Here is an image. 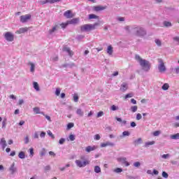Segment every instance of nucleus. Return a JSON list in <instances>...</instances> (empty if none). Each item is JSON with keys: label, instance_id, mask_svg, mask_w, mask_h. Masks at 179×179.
<instances>
[{"label": "nucleus", "instance_id": "1", "mask_svg": "<svg viewBox=\"0 0 179 179\" xmlns=\"http://www.w3.org/2000/svg\"><path fill=\"white\" fill-rule=\"evenodd\" d=\"M135 59L141 66L142 71H143L144 72H149L150 71L152 64H150V61L143 59L142 57H141V56H139V55H136Z\"/></svg>", "mask_w": 179, "mask_h": 179}, {"label": "nucleus", "instance_id": "2", "mask_svg": "<svg viewBox=\"0 0 179 179\" xmlns=\"http://www.w3.org/2000/svg\"><path fill=\"white\" fill-rule=\"evenodd\" d=\"M131 31L134 36L136 37L143 38L148 33L146 32V29L143 27L134 25L131 28Z\"/></svg>", "mask_w": 179, "mask_h": 179}, {"label": "nucleus", "instance_id": "3", "mask_svg": "<svg viewBox=\"0 0 179 179\" xmlns=\"http://www.w3.org/2000/svg\"><path fill=\"white\" fill-rule=\"evenodd\" d=\"M100 23L96 22L94 24H86L81 26L80 29L81 31H91V30H94L97 26H99Z\"/></svg>", "mask_w": 179, "mask_h": 179}, {"label": "nucleus", "instance_id": "4", "mask_svg": "<svg viewBox=\"0 0 179 179\" xmlns=\"http://www.w3.org/2000/svg\"><path fill=\"white\" fill-rule=\"evenodd\" d=\"M158 62V71L159 73H164L167 71V68H166V65L164 64V61L163 59H157Z\"/></svg>", "mask_w": 179, "mask_h": 179}, {"label": "nucleus", "instance_id": "5", "mask_svg": "<svg viewBox=\"0 0 179 179\" xmlns=\"http://www.w3.org/2000/svg\"><path fill=\"white\" fill-rule=\"evenodd\" d=\"M4 38L6 40V41L8 42H12L13 40H15V35L10 32V31H7L4 34Z\"/></svg>", "mask_w": 179, "mask_h": 179}, {"label": "nucleus", "instance_id": "6", "mask_svg": "<svg viewBox=\"0 0 179 179\" xmlns=\"http://www.w3.org/2000/svg\"><path fill=\"white\" fill-rule=\"evenodd\" d=\"M76 164L78 167H86L87 164H90V161H81L80 159L76 160Z\"/></svg>", "mask_w": 179, "mask_h": 179}, {"label": "nucleus", "instance_id": "7", "mask_svg": "<svg viewBox=\"0 0 179 179\" xmlns=\"http://www.w3.org/2000/svg\"><path fill=\"white\" fill-rule=\"evenodd\" d=\"M31 19V15H21L20 17V20L21 23H26L27 22H29Z\"/></svg>", "mask_w": 179, "mask_h": 179}, {"label": "nucleus", "instance_id": "8", "mask_svg": "<svg viewBox=\"0 0 179 179\" xmlns=\"http://www.w3.org/2000/svg\"><path fill=\"white\" fill-rule=\"evenodd\" d=\"M117 162H119L122 164H125V166L127 167H128V166H129V162H128L127 161V157H121L117 158Z\"/></svg>", "mask_w": 179, "mask_h": 179}, {"label": "nucleus", "instance_id": "9", "mask_svg": "<svg viewBox=\"0 0 179 179\" xmlns=\"http://www.w3.org/2000/svg\"><path fill=\"white\" fill-rule=\"evenodd\" d=\"M63 51L64 52H67L69 54V57H73V51L71 50L70 48H68L66 46L63 47Z\"/></svg>", "mask_w": 179, "mask_h": 179}, {"label": "nucleus", "instance_id": "10", "mask_svg": "<svg viewBox=\"0 0 179 179\" xmlns=\"http://www.w3.org/2000/svg\"><path fill=\"white\" fill-rule=\"evenodd\" d=\"M106 8V6H96L92 8L93 10H94L95 12H100V10H104Z\"/></svg>", "mask_w": 179, "mask_h": 179}, {"label": "nucleus", "instance_id": "11", "mask_svg": "<svg viewBox=\"0 0 179 179\" xmlns=\"http://www.w3.org/2000/svg\"><path fill=\"white\" fill-rule=\"evenodd\" d=\"M58 29H59V25L55 24L52 27L51 29L49 30V34H54L55 31H57Z\"/></svg>", "mask_w": 179, "mask_h": 179}, {"label": "nucleus", "instance_id": "12", "mask_svg": "<svg viewBox=\"0 0 179 179\" xmlns=\"http://www.w3.org/2000/svg\"><path fill=\"white\" fill-rule=\"evenodd\" d=\"M74 66H76V64H75V63H66V64H62L61 66V68H74Z\"/></svg>", "mask_w": 179, "mask_h": 179}, {"label": "nucleus", "instance_id": "13", "mask_svg": "<svg viewBox=\"0 0 179 179\" xmlns=\"http://www.w3.org/2000/svg\"><path fill=\"white\" fill-rule=\"evenodd\" d=\"M29 31V28L28 27H22L19 30H17L15 33L17 34H22L23 33H26Z\"/></svg>", "mask_w": 179, "mask_h": 179}, {"label": "nucleus", "instance_id": "14", "mask_svg": "<svg viewBox=\"0 0 179 179\" xmlns=\"http://www.w3.org/2000/svg\"><path fill=\"white\" fill-rule=\"evenodd\" d=\"M64 16L66 17V19H71V17H73V15H72V12L71 10H67L64 13Z\"/></svg>", "mask_w": 179, "mask_h": 179}, {"label": "nucleus", "instance_id": "15", "mask_svg": "<svg viewBox=\"0 0 179 179\" xmlns=\"http://www.w3.org/2000/svg\"><path fill=\"white\" fill-rule=\"evenodd\" d=\"M9 170L11 173V174H15V173H16V171H17V169L16 167H15V162H13L10 167L9 168Z\"/></svg>", "mask_w": 179, "mask_h": 179}, {"label": "nucleus", "instance_id": "16", "mask_svg": "<svg viewBox=\"0 0 179 179\" xmlns=\"http://www.w3.org/2000/svg\"><path fill=\"white\" fill-rule=\"evenodd\" d=\"M69 24H78L79 23L78 18H73L72 20L67 21Z\"/></svg>", "mask_w": 179, "mask_h": 179}, {"label": "nucleus", "instance_id": "17", "mask_svg": "<svg viewBox=\"0 0 179 179\" xmlns=\"http://www.w3.org/2000/svg\"><path fill=\"white\" fill-rule=\"evenodd\" d=\"M0 145L2 146L3 149H5V148L8 146V144L6 143V140H5V138H2L1 139Z\"/></svg>", "mask_w": 179, "mask_h": 179}, {"label": "nucleus", "instance_id": "18", "mask_svg": "<svg viewBox=\"0 0 179 179\" xmlns=\"http://www.w3.org/2000/svg\"><path fill=\"white\" fill-rule=\"evenodd\" d=\"M114 144L110 141H107L106 143H102L101 144V148H106V146H113Z\"/></svg>", "mask_w": 179, "mask_h": 179}, {"label": "nucleus", "instance_id": "19", "mask_svg": "<svg viewBox=\"0 0 179 179\" xmlns=\"http://www.w3.org/2000/svg\"><path fill=\"white\" fill-rule=\"evenodd\" d=\"M96 150V147L95 146H87L85 148V151L87 152V153H90V152H93V150Z\"/></svg>", "mask_w": 179, "mask_h": 179}, {"label": "nucleus", "instance_id": "20", "mask_svg": "<svg viewBox=\"0 0 179 179\" xmlns=\"http://www.w3.org/2000/svg\"><path fill=\"white\" fill-rule=\"evenodd\" d=\"M28 65H30V72H31L32 73H34L35 69H36V65L32 63V62H29Z\"/></svg>", "mask_w": 179, "mask_h": 179}, {"label": "nucleus", "instance_id": "21", "mask_svg": "<svg viewBox=\"0 0 179 179\" xmlns=\"http://www.w3.org/2000/svg\"><path fill=\"white\" fill-rule=\"evenodd\" d=\"M106 51L108 55H113V52H114V50H113V46L108 45Z\"/></svg>", "mask_w": 179, "mask_h": 179}, {"label": "nucleus", "instance_id": "22", "mask_svg": "<svg viewBox=\"0 0 179 179\" xmlns=\"http://www.w3.org/2000/svg\"><path fill=\"white\" fill-rule=\"evenodd\" d=\"M127 89H128V85H127V83H123L121 85L120 90H121L122 92H125V90H127Z\"/></svg>", "mask_w": 179, "mask_h": 179}, {"label": "nucleus", "instance_id": "23", "mask_svg": "<svg viewBox=\"0 0 179 179\" xmlns=\"http://www.w3.org/2000/svg\"><path fill=\"white\" fill-rule=\"evenodd\" d=\"M33 111L34 113H35V114H42L43 115H44V112H40V108L38 107H35L33 108Z\"/></svg>", "mask_w": 179, "mask_h": 179}, {"label": "nucleus", "instance_id": "24", "mask_svg": "<svg viewBox=\"0 0 179 179\" xmlns=\"http://www.w3.org/2000/svg\"><path fill=\"white\" fill-rule=\"evenodd\" d=\"M170 138L171 139H173L175 141H177L178 139H179V133H177L176 134H173L170 136Z\"/></svg>", "mask_w": 179, "mask_h": 179}, {"label": "nucleus", "instance_id": "25", "mask_svg": "<svg viewBox=\"0 0 179 179\" xmlns=\"http://www.w3.org/2000/svg\"><path fill=\"white\" fill-rule=\"evenodd\" d=\"M33 85L36 92H40V87L38 86V83L37 82H34Z\"/></svg>", "mask_w": 179, "mask_h": 179}, {"label": "nucleus", "instance_id": "26", "mask_svg": "<svg viewBox=\"0 0 179 179\" xmlns=\"http://www.w3.org/2000/svg\"><path fill=\"white\" fill-rule=\"evenodd\" d=\"M73 100L75 103H78V101H79V95H78V94H74L73 95Z\"/></svg>", "mask_w": 179, "mask_h": 179}, {"label": "nucleus", "instance_id": "27", "mask_svg": "<svg viewBox=\"0 0 179 179\" xmlns=\"http://www.w3.org/2000/svg\"><path fill=\"white\" fill-rule=\"evenodd\" d=\"M76 114L78 115H79V117H83V111L82 110V109L80 108H78L77 110H76Z\"/></svg>", "mask_w": 179, "mask_h": 179}, {"label": "nucleus", "instance_id": "28", "mask_svg": "<svg viewBox=\"0 0 179 179\" xmlns=\"http://www.w3.org/2000/svg\"><path fill=\"white\" fill-rule=\"evenodd\" d=\"M94 173L99 174V173H101V169L99 166H95L94 169Z\"/></svg>", "mask_w": 179, "mask_h": 179}, {"label": "nucleus", "instance_id": "29", "mask_svg": "<svg viewBox=\"0 0 179 179\" xmlns=\"http://www.w3.org/2000/svg\"><path fill=\"white\" fill-rule=\"evenodd\" d=\"M18 157L20 159H25L26 155L24 154V152L23 151L20 152L18 154Z\"/></svg>", "mask_w": 179, "mask_h": 179}, {"label": "nucleus", "instance_id": "30", "mask_svg": "<svg viewBox=\"0 0 179 179\" xmlns=\"http://www.w3.org/2000/svg\"><path fill=\"white\" fill-rule=\"evenodd\" d=\"M170 87V85H169V83H164L162 87V90H169Z\"/></svg>", "mask_w": 179, "mask_h": 179}, {"label": "nucleus", "instance_id": "31", "mask_svg": "<svg viewBox=\"0 0 179 179\" xmlns=\"http://www.w3.org/2000/svg\"><path fill=\"white\" fill-rule=\"evenodd\" d=\"M131 113H136L138 111V106H133L130 108Z\"/></svg>", "mask_w": 179, "mask_h": 179}, {"label": "nucleus", "instance_id": "32", "mask_svg": "<svg viewBox=\"0 0 179 179\" xmlns=\"http://www.w3.org/2000/svg\"><path fill=\"white\" fill-rule=\"evenodd\" d=\"M134 145H141L142 143V138H139L134 141Z\"/></svg>", "mask_w": 179, "mask_h": 179}, {"label": "nucleus", "instance_id": "33", "mask_svg": "<svg viewBox=\"0 0 179 179\" xmlns=\"http://www.w3.org/2000/svg\"><path fill=\"white\" fill-rule=\"evenodd\" d=\"M164 26L165 27H171L172 24H171V22H170L169 21H164Z\"/></svg>", "mask_w": 179, "mask_h": 179}, {"label": "nucleus", "instance_id": "34", "mask_svg": "<svg viewBox=\"0 0 179 179\" xmlns=\"http://www.w3.org/2000/svg\"><path fill=\"white\" fill-rule=\"evenodd\" d=\"M152 145H155V141L146 142L145 143V148H148V146H150Z\"/></svg>", "mask_w": 179, "mask_h": 179}, {"label": "nucleus", "instance_id": "35", "mask_svg": "<svg viewBox=\"0 0 179 179\" xmlns=\"http://www.w3.org/2000/svg\"><path fill=\"white\" fill-rule=\"evenodd\" d=\"M46 153H47V150H45V148H43L41 150V151L40 152V155H41V157H43V156H45Z\"/></svg>", "mask_w": 179, "mask_h": 179}, {"label": "nucleus", "instance_id": "36", "mask_svg": "<svg viewBox=\"0 0 179 179\" xmlns=\"http://www.w3.org/2000/svg\"><path fill=\"white\" fill-rule=\"evenodd\" d=\"M131 135V133H129V131H124L122 132V136H121L122 137L124 136H129Z\"/></svg>", "mask_w": 179, "mask_h": 179}, {"label": "nucleus", "instance_id": "37", "mask_svg": "<svg viewBox=\"0 0 179 179\" xmlns=\"http://www.w3.org/2000/svg\"><path fill=\"white\" fill-rule=\"evenodd\" d=\"M155 43L158 45V47H162V41H160V39H155Z\"/></svg>", "mask_w": 179, "mask_h": 179}, {"label": "nucleus", "instance_id": "38", "mask_svg": "<svg viewBox=\"0 0 179 179\" xmlns=\"http://www.w3.org/2000/svg\"><path fill=\"white\" fill-rule=\"evenodd\" d=\"M89 19H99V16H97L94 14H90Z\"/></svg>", "mask_w": 179, "mask_h": 179}, {"label": "nucleus", "instance_id": "39", "mask_svg": "<svg viewBox=\"0 0 179 179\" xmlns=\"http://www.w3.org/2000/svg\"><path fill=\"white\" fill-rule=\"evenodd\" d=\"M113 171H114V173H117V174H119L120 173H122V169L117 168V169H114Z\"/></svg>", "mask_w": 179, "mask_h": 179}, {"label": "nucleus", "instance_id": "40", "mask_svg": "<svg viewBox=\"0 0 179 179\" xmlns=\"http://www.w3.org/2000/svg\"><path fill=\"white\" fill-rule=\"evenodd\" d=\"M75 135L73 134H71L69 136V139L68 141H71V142H73V141H75Z\"/></svg>", "mask_w": 179, "mask_h": 179}, {"label": "nucleus", "instance_id": "41", "mask_svg": "<svg viewBox=\"0 0 179 179\" xmlns=\"http://www.w3.org/2000/svg\"><path fill=\"white\" fill-rule=\"evenodd\" d=\"M68 24H69V23H68V21H67L66 23L60 24V26L62 29H66V26H68Z\"/></svg>", "mask_w": 179, "mask_h": 179}, {"label": "nucleus", "instance_id": "42", "mask_svg": "<svg viewBox=\"0 0 179 179\" xmlns=\"http://www.w3.org/2000/svg\"><path fill=\"white\" fill-rule=\"evenodd\" d=\"M110 110L112 111H117V110H119V108L118 106H115V105H113L111 107H110Z\"/></svg>", "mask_w": 179, "mask_h": 179}, {"label": "nucleus", "instance_id": "43", "mask_svg": "<svg viewBox=\"0 0 179 179\" xmlns=\"http://www.w3.org/2000/svg\"><path fill=\"white\" fill-rule=\"evenodd\" d=\"M51 170V166L48 165L44 167V171L45 172L50 171Z\"/></svg>", "mask_w": 179, "mask_h": 179}, {"label": "nucleus", "instance_id": "44", "mask_svg": "<svg viewBox=\"0 0 179 179\" xmlns=\"http://www.w3.org/2000/svg\"><path fill=\"white\" fill-rule=\"evenodd\" d=\"M162 177H164V178H169V173H166V171H163L162 172Z\"/></svg>", "mask_w": 179, "mask_h": 179}, {"label": "nucleus", "instance_id": "45", "mask_svg": "<svg viewBox=\"0 0 179 179\" xmlns=\"http://www.w3.org/2000/svg\"><path fill=\"white\" fill-rule=\"evenodd\" d=\"M75 124L73 123H69L67 124V129H71V128H73Z\"/></svg>", "mask_w": 179, "mask_h": 179}, {"label": "nucleus", "instance_id": "46", "mask_svg": "<svg viewBox=\"0 0 179 179\" xmlns=\"http://www.w3.org/2000/svg\"><path fill=\"white\" fill-rule=\"evenodd\" d=\"M59 94H61V89L57 88L55 91V95L59 96Z\"/></svg>", "mask_w": 179, "mask_h": 179}, {"label": "nucleus", "instance_id": "47", "mask_svg": "<svg viewBox=\"0 0 179 179\" xmlns=\"http://www.w3.org/2000/svg\"><path fill=\"white\" fill-rule=\"evenodd\" d=\"M61 0H48V3H55L56 2H59Z\"/></svg>", "mask_w": 179, "mask_h": 179}, {"label": "nucleus", "instance_id": "48", "mask_svg": "<svg viewBox=\"0 0 179 179\" xmlns=\"http://www.w3.org/2000/svg\"><path fill=\"white\" fill-rule=\"evenodd\" d=\"M104 115V112L100 111L97 113V118H100V117H103Z\"/></svg>", "mask_w": 179, "mask_h": 179}, {"label": "nucleus", "instance_id": "49", "mask_svg": "<svg viewBox=\"0 0 179 179\" xmlns=\"http://www.w3.org/2000/svg\"><path fill=\"white\" fill-rule=\"evenodd\" d=\"M133 166L134 167H141V162H134Z\"/></svg>", "mask_w": 179, "mask_h": 179}, {"label": "nucleus", "instance_id": "50", "mask_svg": "<svg viewBox=\"0 0 179 179\" xmlns=\"http://www.w3.org/2000/svg\"><path fill=\"white\" fill-rule=\"evenodd\" d=\"M161 131H155L153 132V136H159V135H160Z\"/></svg>", "mask_w": 179, "mask_h": 179}, {"label": "nucleus", "instance_id": "51", "mask_svg": "<svg viewBox=\"0 0 179 179\" xmlns=\"http://www.w3.org/2000/svg\"><path fill=\"white\" fill-rule=\"evenodd\" d=\"M33 138L34 139H38V132L35 131Z\"/></svg>", "mask_w": 179, "mask_h": 179}, {"label": "nucleus", "instance_id": "52", "mask_svg": "<svg viewBox=\"0 0 179 179\" xmlns=\"http://www.w3.org/2000/svg\"><path fill=\"white\" fill-rule=\"evenodd\" d=\"M137 121H139V120H142V115L141 113H138L136 117Z\"/></svg>", "mask_w": 179, "mask_h": 179}, {"label": "nucleus", "instance_id": "53", "mask_svg": "<svg viewBox=\"0 0 179 179\" xmlns=\"http://www.w3.org/2000/svg\"><path fill=\"white\" fill-rule=\"evenodd\" d=\"M169 157H170V154H164L162 155V159H169Z\"/></svg>", "mask_w": 179, "mask_h": 179}, {"label": "nucleus", "instance_id": "54", "mask_svg": "<svg viewBox=\"0 0 179 179\" xmlns=\"http://www.w3.org/2000/svg\"><path fill=\"white\" fill-rule=\"evenodd\" d=\"M29 153L31 156H34V149L33 148H31L29 149Z\"/></svg>", "mask_w": 179, "mask_h": 179}, {"label": "nucleus", "instance_id": "55", "mask_svg": "<svg viewBox=\"0 0 179 179\" xmlns=\"http://www.w3.org/2000/svg\"><path fill=\"white\" fill-rule=\"evenodd\" d=\"M173 41H176V43H178L179 44V36H175L173 38Z\"/></svg>", "mask_w": 179, "mask_h": 179}, {"label": "nucleus", "instance_id": "56", "mask_svg": "<svg viewBox=\"0 0 179 179\" xmlns=\"http://www.w3.org/2000/svg\"><path fill=\"white\" fill-rule=\"evenodd\" d=\"M2 128H6V119H4L2 122Z\"/></svg>", "mask_w": 179, "mask_h": 179}, {"label": "nucleus", "instance_id": "57", "mask_svg": "<svg viewBox=\"0 0 179 179\" xmlns=\"http://www.w3.org/2000/svg\"><path fill=\"white\" fill-rule=\"evenodd\" d=\"M48 134L49 135V136H51V138H52V139H54V138H55L54 136V134H52V132H51V131H50V130L48 131Z\"/></svg>", "mask_w": 179, "mask_h": 179}, {"label": "nucleus", "instance_id": "58", "mask_svg": "<svg viewBox=\"0 0 179 179\" xmlns=\"http://www.w3.org/2000/svg\"><path fill=\"white\" fill-rule=\"evenodd\" d=\"M100 135H99V134H96L95 136H94V139L95 140V141H100Z\"/></svg>", "mask_w": 179, "mask_h": 179}, {"label": "nucleus", "instance_id": "59", "mask_svg": "<svg viewBox=\"0 0 179 179\" xmlns=\"http://www.w3.org/2000/svg\"><path fill=\"white\" fill-rule=\"evenodd\" d=\"M64 142H65V138H60L59 141V143L60 145H64Z\"/></svg>", "mask_w": 179, "mask_h": 179}, {"label": "nucleus", "instance_id": "60", "mask_svg": "<svg viewBox=\"0 0 179 179\" xmlns=\"http://www.w3.org/2000/svg\"><path fill=\"white\" fill-rule=\"evenodd\" d=\"M83 38H85V36L83 35H78L77 36V40H83Z\"/></svg>", "mask_w": 179, "mask_h": 179}, {"label": "nucleus", "instance_id": "61", "mask_svg": "<svg viewBox=\"0 0 179 179\" xmlns=\"http://www.w3.org/2000/svg\"><path fill=\"white\" fill-rule=\"evenodd\" d=\"M41 138H45V132L41 131L40 134Z\"/></svg>", "mask_w": 179, "mask_h": 179}, {"label": "nucleus", "instance_id": "62", "mask_svg": "<svg viewBox=\"0 0 179 179\" xmlns=\"http://www.w3.org/2000/svg\"><path fill=\"white\" fill-rule=\"evenodd\" d=\"M29 136H26L25 137V138H24V143L26 144V145H27V143H29Z\"/></svg>", "mask_w": 179, "mask_h": 179}, {"label": "nucleus", "instance_id": "63", "mask_svg": "<svg viewBox=\"0 0 179 179\" xmlns=\"http://www.w3.org/2000/svg\"><path fill=\"white\" fill-rule=\"evenodd\" d=\"M127 179H136V178L135 176H129V175L127 176Z\"/></svg>", "mask_w": 179, "mask_h": 179}, {"label": "nucleus", "instance_id": "64", "mask_svg": "<svg viewBox=\"0 0 179 179\" xmlns=\"http://www.w3.org/2000/svg\"><path fill=\"white\" fill-rule=\"evenodd\" d=\"M173 70L175 71L176 73H177V74L179 73V66L175 68Z\"/></svg>", "mask_w": 179, "mask_h": 179}]
</instances>
